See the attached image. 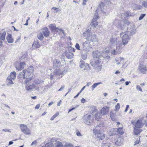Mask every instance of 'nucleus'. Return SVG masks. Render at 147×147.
I'll return each instance as SVG.
<instances>
[{"label":"nucleus","instance_id":"28","mask_svg":"<svg viewBox=\"0 0 147 147\" xmlns=\"http://www.w3.org/2000/svg\"><path fill=\"white\" fill-rule=\"evenodd\" d=\"M131 15L129 11H125L124 13L121 14L122 18H125L126 17H128Z\"/></svg>","mask_w":147,"mask_h":147},{"label":"nucleus","instance_id":"44","mask_svg":"<svg viewBox=\"0 0 147 147\" xmlns=\"http://www.w3.org/2000/svg\"><path fill=\"white\" fill-rule=\"evenodd\" d=\"M58 30H56V32H55V33L57 34L58 33L59 34H60L61 33H63V31L61 29H60L58 28Z\"/></svg>","mask_w":147,"mask_h":147},{"label":"nucleus","instance_id":"42","mask_svg":"<svg viewBox=\"0 0 147 147\" xmlns=\"http://www.w3.org/2000/svg\"><path fill=\"white\" fill-rule=\"evenodd\" d=\"M80 67L81 68H83L84 67L86 63L85 62L83 61H81L80 62Z\"/></svg>","mask_w":147,"mask_h":147},{"label":"nucleus","instance_id":"14","mask_svg":"<svg viewBox=\"0 0 147 147\" xmlns=\"http://www.w3.org/2000/svg\"><path fill=\"white\" fill-rule=\"evenodd\" d=\"M109 109V107H104L100 110V113L102 115H106L108 114Z\"/></svg>","mask_w":147,"mask_h":147},{"label":"nucleus","instance_id":"55","mask_svg":"<svg viewBox=\"0 0 147 147\" xmlns=\"http://www.w3.org/2000/svg\"><path fill=\"white\" fill-rule=\"evenodd\" d=\"M58 70V71H57L55 72L56 75H60V74H62V72L60 70Z\"/></svg>","mask_w":147,"mask_h":147},{"label":"nucleus","instance_id":"30","mask_svg":"<svg viewBox=\"0 0 147 147\" xmlns=\"http://www.w3.org/2000/svg\"><path fill=\"white\" fill-rule=\"evenodd\" d=\"M121 50H117V49L116 50H113L111 52L112 54L114 55H116L118 54H120L121 53Z\"/></svg>","mask_w":147,"mask_h":147},{"label":"nucleus","instance_id":"37","mask_svg":"<svg viewBox=\"0 0 147 147\" xmlns=\"http://www.w3.org/2000/svg\"><path fill=\"white\" fill-rule=\"evenodd\" d=\"M117 132L121 135H123L124 133L123 128L122 127L119 128L117 129Z\"/></svg>","mask_w":147,"mask_h":147},{"label":"nucleus","instance_id":"13","mask_svg":"<svg viewBox=\"0 0 147 147\" xmlns=\"http://www.w3.org/2000/svg\"><path fill=\"white\" fill-rule=\"evenodd\" d=\"M41 30H42V32L45 37H47L49 36L50 32L47 27L44 28Z\"/></svg>","mask_w":147,"mask_h":147},{"label":"nucleus","instance_id":"17","mask_svg":"<svg viewBox=\"0 0 147 147\" xmlns=\"http://www.w3.org/2000/svg\"><path fill=\"white\" fill-rule=\"evenodd\" d=\"M127 29L128 32H129L130 33V34H129V35H133L136 33V29L134 26H132L130 28H128Z\"/></svg>","mask_w":147,"mask_h":147},{"label":"nucleus","instance_id":"43","mask_svg":"<svg viewBox=\"0 0 147 147\" xmlns=\"http://www.w3.org/2000/svg\"><path fill=\"white\" fill-rule=\"evenodd\" d=\"M59 115V113L58 112L56 113L51 118V120L52 121L57 116Z\"/></svg>","mask_w":147,"mask_h":147},{"label":"nucleus","instance_id":"10","mask_svg":"<svg viewBox=\"0 0 147 147\" xmlns=\"http://www.w3.org/2000/svg\"><path fill=\"white\" fill-rule=\"evenodd\" d=\"M109 50H104L101 53V57H103L105 59H109L110 57L109 56Z\"/></svg>","mask_w":147,"mask_h":147},{"label":"nucleus","instance_id":"61","mask_svg":"<svg viewBox=\"0 0 147 147\" xmlns=\"http://www.w3.org/2000/svg\"><path fill=\"white\" fill-rule=\"evenodd\" d=\"M52 146L51 144H50L49 143L47 144L46 145V146L45 147H49L50 146Z\"/></svg>","mask_w":147,"mask_h":147},{"label":"nucleus","instance_id":"47","mask_svg":"<svg viewBox=\"0 0 147 147\" xmlns=\"http://www.w3.org/2000/svg\"><path fill=\"white\" fill-rule=\"evenodd\" d=\"M93 20V22H92V25L94 26L95 27H96V26L98 25V22L96 21V20Z\"/></svg>","mask_w":147,"mask_h":147},{"label":"nucleus","instance_id":"46","mask_svg":"<svg viewBox=\"0 0 147 147\" xmlns=\"http://www.w3.org/2000/svg\"><path fill=\"white\" fill-rule=\"evenodd\" d=\"M57 146L56 147H62L63 145L62 144V143L59 142H57L56 143Z\"/></svg>","mask_w":147,"mask_h":147},{"label":"nucleus","instance_id":"4","mask_svg":"<svg viewBox=\"0 0 147 147\" xmlns=\"http://www.w3.org/2000/svg\"><path fill=\"white\" fill-rule=\"evenodd\" d=\"M83 35L88 41L95 42L97 40L96 35L93 33H92L89 29L85 31L83 33Z\"/></svg>","mask_w":147,"mask_h":147},{"label":"nucleus","instance_id":"16","mask_svg":"<svg viewBox=\"0 0 147 147\" xmlns=\"http://www.w3.org/2000/svg\"><path fill=\"white\" fill-rule=\"evenodd\" d=\"M92 56L94 58L99 59V58L101 57V53L98 51H94L92 53Z\"/></svg>","mask_w":147,"mask_h":147},{"label":"nucleus","instance_id":"24","mask_svg":"<svg viewBox=\"0 0 147 147\" xmlns=\"http://www.w3.org/2000/svg\"><path fill=\"white\" fill-rule=\"evenodd\" d=\"M61 65V63L59 61H57L56 60H55L53 62V66L54 68H57L60 67Z\"/></svg>","mask_w":147,"mask_h":147},{"label":"nucleus","instance_id":"32","mask_svg":"<svg viewBox=\"0 0 147 147\" xmlns=\"http://www.w3.org/2000/svg\"><path fill=\"white\" fill-rule=\"evenodd\" d=\"M125 25L123 24L122 23H121L119 24L117 26L118 28L121 30H123L125 28Z\"/></svg>","mask_w":147,"mask_h":147},{"label":"nucleus","instance_id":"58","mask_svg":"<svg viewBox=\"0 0 147 147\" xmlns=\"http://www.w3.org/2000/svg\"><path fill=\"white\" fill-rule=\"evenodd\" d=\"M110 117L112 119H113V118L114 116V114L112 113V112H111L110 113Z\"/></svg>","mask_w":147,"mask_h":147},{"label":"nucleus","instance_id":"52","mask_svg":"<svg viewBox=\"0 0 147 147\" xmlns=\"http://www.w3.org/2000/svg\"><path fill=\"white\" fill-rule=\"evenodd\" d=\"M140 136H139L138 137V139L136 140V141H135V142H134V145H135L138 144L139 143L140 140Z\"/></svg>","mask_w":147,"mask_h":147},{"label":"nucleus","instance_id":"34","mask_svg":"<svg viewBox=\"0 0 147 147\" xmlns=\"http://www.w3.org/2000/svg\"><path fill=\"white\" fill-rule=\"evenodd\" d=\"M66 56L68 58L71 59L73 58V55L71 52L67 53H66Z\"/></svg>","mask_w":147,"mask_h":147},{"label":"nucleus","instance_id":"12","mask_svg":"<svg viewBox=\"0 0 147 147\" xmlns=\"http://www.w3.org/2000/svg\"><path fill=\"white\" fill-rule=\"evenodd\" d=\"M82 45L83 49L82 50H83V52L88 51V49L89 47L90 42L88 40L82 43Z\"/></svg>","mask_w":147,"mask_h":147},{"label":"nucleus","instance_id":"57","mask_svg":"<svg viewBox=\"0 0 147 147\" xmlns=\"http://www.w3.org/2000/svg\"><path fill=\"white\" fill-rule=\"evenodd\" d=\"M40 107V104H38L36 105V106L35 107V109H38Z\"/></svg>","mask_w":147,"mask_h":147},{"label":"nucleus","instance_id":"21","mask_svg":"<svg viewBox=\"0 0 147 147\" xmlns=\"http://www.w3.org/2000/svg\"><path fill=\"white\" fill-rule=\"evenodd\" d=\"M6 32L5 30L2 31L0 33V39L4 41L5 40Z\"/></svg>","mask_w":147,"mask_h":147},{"label":"nucleus","instance_id":"15","mask_svg":"<svg viewBox=\"0 0 147 147\" xmlns=\"http://www.w3.org/2000/svg\"><path fill=\"white\" fill-rule=\"evenodd\" d=\"M119 41V40L118 39L116 36L113 37L110 40V44L113 46L114 45H116Z\"/></svg>","mask_w":147,"mask_h":147},{"label":"nucleus","instance_id":"41","mask_svg":"<svg viewBox=\"0 0 147 147\" xmlns=\"http://www.w3.org/2000/svg\"><path fill=\"white\" fill-rule=\"evenodd\" d=\"M102 84L101 82H98L97 83H95L93 84L92 86V90H93L94 89L96 88L98 85H99L100 84Z\"/></svg>","mask_w":147,"mask_h":147},{"label":"nucleus","instance_id":"54","mask_svg":"<svg viewBox=\"0 0 147 147\" xmlns=\"http://www.w3.org/2000/svg\"><path fill=\"white\" fill-rule=\"evenodd\" d=\"M52 9L54 10V11H56V12L57 13L60 10L58 8H56L55 7H53L52 8Z\"/></svg>","mask_w":147,"mask_h":147},{"label":"nucleus","instance_id":"27","mask_svg":"<svg viewBox=\"0 0 147 147\" xmlns=\"http://www.w3.org/2000/svg\"><path fill=\"white\" fill-rule=\"evenodd\" d=\"M87 52L88 51L83 52V50H82V57L84 60L86 59L87 58Z\"/></svg>","mask_w":147,"mask_h":147},{"label":"nucleus","instance_id":"59","mask_svg":"<svg viewBox=\"0 0 147 147\" xmlns=\"http://www.w3.org/2000/svg\"><path fill=\"white\" fill-rule=\"evenodd\" d=\"M76 134L78 136H82V135L80 133L79 131H76Z\"/></svg>","mask_w":147,"mask_h":147},{"label":"nucleus","instance_id":"60","mask_svg":"<svg viewBox=\"0 0 147 147\" xmlns=\"http://www.w3.org/2000/svg\"><path fill=\"white\" fill-rule=\"evenodd\" d=\"M86 100L84 98H82V99L81 100V102L82 103H84L86 102Z\"/></svg>","mask_w":147,"mask_h":147},{"label":"nucleus","instance_id":"7","mask_svg":"<svg viewBox=\"0 0 147 147\" xmlns=\"http://www.w3.org/2000/svg\"><path fill=\"white\" fill-rule=\"evenodd\" d=\"M20 127L21 131L24 134L28 135L30 134L31 133L30 129L26 125L21 124L20 125Z\"/></svg>","mask_w":147,"mask_h":147},{"label":"nucleus","instance_id":"6","mask_svg":"<svg viewBox=\"0 0 147 147\" xmlns=\"http://www.w3.org/2000/svg\"><path fill=\"white\" fill-rule=\"evenodd\" d=\"M145 121V120L143 119H139L136 122L133 121L131 122V123L136 127L140 128L143 126V124L144 123Z\"/></svg>","mask_w":147,"mask_h":147},{"label":"nucleus","instance_id":"40","mask_svg":"<svg viewBox=\"0 0 147 147\" xmlns=\"http://www.w3.org/2000/svg\"><path fill=\"white\" fill-rule=\"evenodd\" d=\"M134 7V9L136 10L141 9L142 8V6L136 4L135 5V6Z\"/></svg>","mask_w":147,"mask_h":147},{"label":"nucleus","instance_id":"62","mask_svg":"<svg viewBox=\"0 0 147 147\" xmlns=\"http://www.w3.org/2000/svg\"><path fill=\"white\" fill-rule=\"evenodd\" d=\"M88 0H83V2L82 4L83 5H85L86 4V2Z\"/></svg>","mask_w":147,"mask_h":147},{"label":"nucleus","instance_id":"31","mask_svg":"<svg viewBox=\"0 0 147 147\" xmlns=\"http://www.w3.org/2000/svg\"><path fill=\"white\" fill-rule=\"evenodd\" d=\"M12 80H13V79H11V78H9V77H7L6 80L7 85H9L10 84H13V83L12 81Z\"/></svg>","mask_w":147,"mask_h":147},{"label":"nucleus","instance_id":"11","mask_svg":"<svg viewBox=\"0 0 147 147\" xmlns=\"http://www.w3.org/2000/svg\"><path fill=\"white\" fill-rule=\"evenodd\" d=\"M91 115H90L86 114L83 117V119L84 120V122L87 125H89L91 121L90 120Z\"/></svg>","mask_w":147,"mask_h":147},{"label":"nucleus","instance_id":"8","mask_svg":"<svg viewBox=\"0 0 147 147\" xmlns=\"http://www.w3.org/2000/svg\"><path fill=\"white\" fill-rule=\"evenodd\" d=\"M138 69L140 72L143 74L146 73L147 69L145 63L143 62H141L139 65Z\"/></svg>","mask_w":147,"mask_h":147},{"label":"nucleus","instance_id":"39","mask_svg":"<svg viewBox=\"0 0 147 147\" xmlns=\"http://www.w3.org/2000/svg\"><path fill=\"white\" fill-rule=\"evenodd\" d=\"M37 36L38 39L40 40H41L43 39V36L42 33L41 32H40L39 34H38L37 35Z\"/></svg>","mask_w":147,"mask_h":147},{"label":"nucleus","instance_id":"48","mask_svg":"<svg viewBox=\"0 0 147 147\" xmlns=\"http://www.w3.org/2000/svg\"><path fill=\"white\" fill-rule=\"evenodd\" d=\"M65 147H74V146L71 143H67L65 144Z\"/></svg>","mask_w":147,"mask_h":147},{"label":"nucleus","instance_id":"18","mask_svg":"<svg viewBox=\"0 0 147 147\" xmlns=\"http://www.w3.org/2000/svg\"><path fill=\"white\" fill-rule=\"evenodd\" d=\"M99 127L98 125H97L95 127V129L93 130V134L96 136L99 137L98 136L102 132L101 131L98 129H97V128Z\"/></svg>","mask_w":147,"mask_h":147},{"label":"nucleus","instance_id":"63","mask_svg":"<svg viewBox=\"0 0 147 147\" xmlns=\"http://www.w3.org/2000/svg\"><path fill=\"white\" fill-rule=\"evenodd\" d=\"M129 105H127L126 106L125 109V112H126L127 111L128 109L129 108Z\"/></svg>","mask_w":147,"mask_h":147},{"label":"nucleus","instance_id":"19","mask_svg":"<svg viewBox=\"0 0 147 147\" xmlns=\"http://www.w3.org/2000/svg\"><path fill=\"white\" fill-rule=\"evenodd\" d=\"M123 141V138L122 137H119L117 140L115 142V144L117 145L120 146L121 145Z\"/></svg>","mask_w":147,"mask_h":147},{"label":"nucleus","instance_id":"26","mask_svg":"<svg viewBox=\"0 0 147 147\" xmlns=\"http://www.w3.org/2000/svg\"><path fill=\"white\" fill-rule=\"evenodd\" d=\"M16 73L15 71H13L11 72L10 74V75L8 77H9L11 79H13V80H14L16 78Z\"/></svg>","mask_w":147,"mask_h":147},{"label":"nucleus","instance_id":"3","mask_svg":"<svg viewBox=\"0 0 147 147\" xmlns=\"http://www.w3.org/2000/svg\"><path fill=\"white\" fill-rule=\"evenodd\" d=\"M34 78L32 77L28 80H25L24 81L26 89L27 91H31L36 87V85L38 84L39 83L37 82L35 80H34Z\"/></svg>","mask_w":147,"mask_h":147},{"label":"nucleus","instance_id":"53","mask_svg":"<svg viewBox=\"0 0 147 147\" xmlns=\"http://www.w3.org/2000/svg\"><path fill=\"white\" fill-rule=\"evenodd\" d=\"M115 108L116 109V110L117 111L120 108V106L119 104L118 103L117 105L115 106Z\"/></svg>","mask_w":147,"mask_h":147},{"label":"nucleus","instance_id":"51","mask_svg":"<svg viewBox=\"0 0 147 147\" xmlns=\"http://www.w3.org/2000/svg\"><path fill=\"white\" fill-rule=\"evenodd\" d=\"M145 16H146L145 14H141L140 15V16L139 18V20H142Z\"/></svg>","mask_w":147,"mask_h":147},{"label":"nucleus","instance_id":"50","mask_svg":"<svg viewBox=\"0 0 147 147\" xmlns=\"http://www.w3.org/2000/svg\"><path fill=\"white\" fill-rule=\"evenodd\" d=\"M136 89L138 90H139L141 92H142V89L141 88L140 86L139 85H137L136 86Z\"/></svg>","mask_w":147,"mask_h":147},{"label":"nucleus","instance_id":"25","mask_svg":"<svg viewBox=\"0 0 147 147\" xmlns=\"http://www.w3.org/2000/svg\"><path fill=\"white\" fill-rule=\"evenodd\" d=\"M100 61L99 59H96L94 61L92 62V65L94 67L99 65V64H101L100 63Z\"/></svg>","mask_w":147,"mask_h":147},{"label":"nucleus","instance_id":"20","mask_svg":"<svg viewBox=\"0 0 147 147\" xmlns=\"http://www.w3.org/2000/svg\"><path fill=\"white\" fill-rule=\"evenodd\" d=\"M49 28L52 32H53L54 33L56 32V30H59L58 28H57L55 25L54 24H51L49 26Z\"/></svg>","mask_w":147,"mask_h":147},{"label":"nucleus","instance_id":"2","mask_svg":"<svg viewBox=\"0 0 147 147\" xmlns=\"http://www.w3.org/2000/svg\"><path fill=\"white\" fill-rule=\"evenodd\" d=\"M98 12H99L100 14L104 16H107L109 13L108 8L105 4L102 2L100 3L95 13L93 20H96L98 18Z\"/></svg>","mask_w":147,"mask_h":147},{"label":"nucleus","instance_id":"35","mask_svg":"<svg viewBox=\"0 0 147 147\" xmlns=\"http://www.w3.org/2000/svg\"><path fill=\"white\" fill-rule=\"evenodd\" d=\"M141 131L140 129H139L134 128V134L136 136H138L140 133Z\"/></svg>","mask_w":147,"mask_h":147},{"label":"nucleus","instance_id":"33","mask_svg":"<svg viewBox=\"0 0 147 147\" xmlns=\"http://www.w3.org/2000/svg\"><path fill=\"white\" fill-rule=\"evenodd\" d=\"M99 135H98L99 137L96 136L98 138L101 140H102L104 139L105 137V135L101 132L100 134H99Z\"/></svg>","mask_w":147,"mask_h":147},{"label":"nucleus","instance_id":"56","mask_svg":"<svg viewBox=\"0 0 147 147\" xmlns=\"http://www.w3.org/2000/svg\"><path fill=\"white\" fill-rule=\"evenodd\" d=\"M76 48L78 50H80V46L79 44L78 43H76L75 45Z\"/></svg>","mask_w":147,"mask_h":147},{"label":"nucleus","instance_id":"45","mask_svg":"<svg viewBox=\"0 0 147 147\" xmlns=\"http://www.w3.org/2000/svg\"><path fill=\"white\" fill-rule=\"evenodd\" d=\"M101 115H100V113H97L95 115V119L96 120H98L101 117Z\"/></svg>","mask_w":147,"mask_h":147},{"label":"nucleus","instance_id":"5","mask_svg":"<svg viewBox=\"0 0 147 147\" xmlns=\"http://www.w3.org/2000/svg\"><path fill=\"white\" fill-rule=\"evenodd\" d=\"M127 32H122L120 34V36L122 38L123 44L124 45H126L130 40V38L127 34Z\"/></svg>","mask_w":147,"mask_h":147},{"label":"nucleus","instance_id":"29","mask_svg":"<svg viewBox=\"0 0 147 147\" xmlns=\"http://www.w3.org/2000/svg\"><path fill=\"white\" fill-rule=\"evenodd\" d=\"M116 47L117 50H120V49L122 48V43L121 41H120L116 44Z\"/></svg>","mask_w":147,"mask_h":147},{"label":"nucleus","instance_id":"1","mask_svg":"<svg viewBox=\"0 0 147 147\" xmlns=\"http://www.w3.org/2000/svg\"><path fill=\"white\" fill-rule=\"evenodd\" d=\"M34 71L33 67L30 66L27 69H25L22 72H20L18 75V78L28 80L30 79L32 77L33 78H34V77L33 73Z\"/></svg>","mask_w":147,"mask_h":147},{"label":"nucleus","instance_id":"9","mask_svg":"<svg viewBox=\"0 0 147 147\" xmlns=\"http://www.w3.org/2000/svg\"><path fill=\"white\" fill-rule=\"evenodd\" d=\"M26 65V64L24 62L20 63L17 62L15 63L16 68L18 71H21L23 69Z\"/></svg>","mask_w":147,"mask_h":147},{"label":"nucleus","instance_id":"64","mask_svg":"<svg viewBox=\"0 0 147 147\" xmlns=\"http://www.w3.org/2000/svg\"><path fill=\"white\" fill-rule=\"evenodd\" d=\"M30 18H28V19L26 20V23L25 24H24V25H26V26H27L28 25V21L29 20H30Z\"/></svg>","mask_w":147,"mask_h":147},{"label":"nucleus","instance_id":"36","mask_svg":"<svg viewBox=\"0 0 147 147\" xmlns=\"http://www.w3.org/2000/svg\"><path fill=\"white\" fill-rule=\"evenodd\" d=\"M102 68L101 64H99L98 65L94 67L95 69L98 72L101 70Z\"/></svg>","mask_w":147,"mask_h":147},{"label":"nucleus","instance_id":"22","mask_svg":"<svg viewBox=\"0 0 147 147\" xmlns=\"http://www.w3.org/2000/svg\"><path fill=\"white\" fill-rule=\"evenodd\" d=\"M6 39L7 42L9 43H12L13 42V39L11 34H9L7 35L6 37Z\"/></svg>","mask_w":147,"mask_h":147},{"label":"nucleus","instance_id":"23","mask_svg":"<svg viewBox=\"0 0 147 147\" xmlns=\"http://www.w3.org/2000/svg\"><path fill=\"white\" fill-rule=\"evenodd\" d=\"M40 44L38 40H35L32 45V47L34 48H38L40 47Z\"/></svg>","mask_w":147,"mask_h":147},{"label":"nucleus","instance_id":"38","mask_svg":"<svg viewBox=\"0 0 147 147\" xmlns=\"http://www.w3.org/2000/svg\"><path fill=\"white\" fill-rule=\"evenodd\" d=\"M141 3L142 6L147 8V1L146 0H144L142 2H141Z\"/></svg>","mask_w":147,"mask_h":147},{"label":"nucleus","instance_id":"49","mask_svg":"<svg viewBox=\"0 0 147 147\" xmlns=\"http://www.w3.org/2000/svg\"><path fill=\"white\" fill-rule=\"evenodd\" d=\"M85 66V67H86V69H84L85 70H89L90 69V67L89 65L88 64L86 63Z\"/></svg>","mask_w":147,"mask_h":147}]
</instances>
